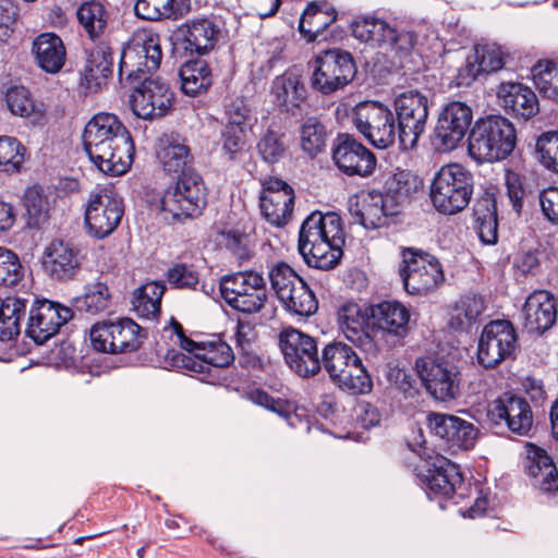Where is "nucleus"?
Returning <instances> with one entry per match:
<instances>
[{"label": "nucleus", "mask_w": 558, "mask_h": 558, "mask_svg": "<svg viewBox=\"0 0 558 558\" xmlns=\"http://www.w3.org/2000/svg\"><path fill=\"white\" fill-rule=\"evenodd\" d=\"M268 277L279 301H283L286 295L303 279L284 262L275 264L270 268Z\"/></svg>", "instance_id": "nucleus-52"}, {"label": "nucleus", "mask_w": 558, "mask_h": 558, "mask_svg": "<svg viewBox=\"0 0 558 558\" xmlns=\"http://www.w3.org/2000/svg\"><path fill=\"white\" fill-rule=\"evenodd\" d=\"M222 155L229 161H239L246 153V131L223 128L221 133Z\"/></svg>", "instance_id": "nucleus-58"}, {"label": "nucleus", "mask_w": 558, "mask_h": 558, "mask_svg": "<svg viewBox=\"0 0 558 558\" xmlns=\"http://www.w3.org/2000/svg\"><path fill=\"white\" fill-rule=\"evenodd\" d=\"M45 268L57 280L74 279L81 271L85 255L75 244L56 240L45 252Z\"/></svg>", "instance_id": "nucleus-29"}, {"label": "nucleus", "mask_w": 558, "mask_h": 558, "mask_svg": "<svg viewBox=\"0 0 558 558\" xmlns=\"http://www.w3.org/2000/svg\"><path fill=\"white\" fill-rule=\"evenodd\" d=\"M279 347L289 368L302 378L320 371V355L314 337L296 329L286 328L279 335Z\"/></svg>", "instance_id": "nucleus-13"}, {"label": "nucleus", "mask_w": 558, "mask_h": 558, "mask_svg": "<svg viewBox=\"0 0 558 558\" xmlns=\"http://www.w3.org/2000/svg\"><path fill=\"white\" fill-rule=\"evenodd\" d=\"M294 191L283 180L269 178L263 182L259 207L263 217L272 226H286L293 213Z\"/></svg>", "instance_id": "nucleus-25"}, {"label": "nucleus", "mask_w": 558, "mask_h": 558, "mask_svg": "<svg viewBox=\"0 0 558 558\" xmlns=\"http://www.w3.org/2000/svg\"><path fill=\"white\" fill-rule=\"evenodd\" d=\"M179 75L182 92L192 97L205 93L213 84L211 72L205 60L186 61L180 68Z\"/></svg>", "instance_id": "nucleus-39"}, {"label": "nucleus", "mask_w": 558, "mask_h": 558, "mask_svg": "<svg viewBox=\"0 0 558 558\" xmlns=\"http://www.w3.org/2000/svg\"><path fill=\"white\" fill-rule=\"evenodd\" d=\"M251 110L243 98H235L226 107V128L247 131Z\"/></svg>", "instance_id": "nucleus-64"}, {"label": "nucleus", "mask_w": 558, "mask_h": 558, "mask_svg": "<svg viewBox=\"0 0 558 558\" xmlns=\"http://www.w3.org/2000/svg\"><path fill=\"white\" fill-rule=\"evenodd\" d=\"M474 229L480 241L485 245H494L498 241L497 203L493 194L485 193L473 208Z\"/></svg>", "instance_id": "nucleus-37"}, {"label": "nucleus", "mask_w": 558, "mask_h": 558, "mask_svg": "<svg viewBox=\"0 0 558 558\" xmlns=\"http://www.w3.org/2000/svg\"><path fill=\"white\" fill-rule=\"evenodd\" d=\"M385 187V194L395 198L400 209L403 203L422 190L423 181L409 170H398L386 181Z\"/></svg>", "instance_id": "nucleus-45"}, {"label": "nucleus", "mask_w": 558, "mask_h": 558, "mask_svg": "<svg viewBox=\"0 0 558 558\" xmlns=\"http://www.w3.org/2000/svg\"><path fill=\"white\" fill-rule=\"evenodd\" d=\"M135 14L146 21H179L191 11V0H136Z\"/></svg>", "instance_id": "nucleus-36"}, {"label": "nucleus", "mask_w": 558, "mask_h": 558, "mask_svg": "<svg viewBox=\"0 0 558 558\" xmlns=\"http://www.w3.org/2000/svg\"><path fill=\"white\" fill-rule=\"evenodd\" d=\"M161 210L173 221H182L202 214L206 206V193L198 174L180 175L175 184L162 194Z\"/></svg>", "instance_id": "nucleus-9"}, {"label": "nucleus", "mask_w": 558, "mask_h": 558, "mask_svg": "<svg viewBox=\"0 0 558 558\" xmlns=\"http://www.w3.org/2000/svg\"><path fill=\"white\" fill-rule=\"evenodd\" d=\"M332 160L349 177L367 178L377 166L375 154L349 134H339L332 147Z\"/></svg>", "instance_id": "nucleus-23"}, {"label": "nucleus", "mask_w": 558, "mask_h": 558, "mask_svg": "<svg viewBox=\"0 0 558 558\" xmlns=\"http://www.w3.org/2000/svg\"><path fill=\"white\" fill-rule=\"evenodd\" d=\"M473 56L477 58V64L482 73H493L505 65L504 52L496 45L476 46Z\"/></svg>", "instance_id": "nucleus-59"}, {"label": "nucleus", "mask_w": 558, "mask_h": 558, "mask_svg": "<svg viewBox=\"0 0 558 558\" xmlns=\"http://www.w3.org/2000/svg\"><path fill=\"white\" fill-rule=\"evenodd\" d=\"M535 150L539 162L558 173V131L541 134L536 141Z\"/></svg>", "instance_id": "nucleus-56"}, {"label": "nucleus", "mask_w": 558, "mask_h": 558, "mask_svg": "<svg viewBox=\"0 0 558 558\" xmlns=\"http://www.w3.org/2000/svg\"><path fill=\"white\" fill-rule=\"evenodd\" d=\"M344 242L339 215L313 211L301 225L298 248L307 266L329 270L339 264Z\"/></svg>", "instance_id": "nucleus-2"}, {"label": "nucleus", "mask_w": 558, "mask_h": 558, "mask_svg": "<svg viewBox=\"0 0 558 558\" xmlns=\"http://www.w3.org/2000/svg\"><path fill=\"white\" fill-rule=\"evenodd\" d=\"M473 174L458 163L442 166L430 184V201L434 208L442 215H456L471 202L473 195Z\"/></svg>", "instance_id": "nucleus-5"}, {"label": "nucleus", "mask_w": 558, "mask_h": 558, "mask_svg": "<svg viewBox=\"0 0 558 558\" xmlns=\"http://www.w3.org/2000/svg\"><path fill=\"white\" fill-rule=\"evenodd\" d=\"M427 423L430 432L453 452L473 449L478 439L480 429L456 415L433 412L428 414Z\"/></svg>", "instance_id": "nucleus-24"}, {"label": "nucleus", "mask_w": 558, "mask_h": 558, "mask_svg": "<svg viewBox=\"0 0 558 558\" xmlns=\"http://www.w3.org/2000/svg\"><path fill=\"white\" fill-rule=\"evenodd\" d=\"M257 151L265 162L269 165L279 162L287 151L284 134L267 130L257 143Z\"/></svg>", "instance_id": "nucleus-53"}, {"label": "nucleus", "mask_w": 558, "mask_h": 558, "mask_svg": "<svg viewBox=\"0 0 558 558\" xmlns=\"http://www.w3.org/2000/svg\"><path fill=\"white\" fill-rule=\"evenodd\" d=\"M177 33L182 38L185 50L204 56L225 39L228 31L222 16L210 13L186 20L178 27Z\"/></svg>", "instance_id": "nucleus-18"}, {"label": "nucleus", "mask_w": 558, "mask_h": 558, "mask_svg": "<svg viewBox=\"0 0 558 558\" xmlns=\"http://www.w3.org/2000/svg\"><path fill=\"white\" fill-rule=\"evenodd\" d=\"M271 92L280 106L299 107L306 97V89L301 76L294 71H287L272 82Z\"/></svg>", "instance_id": "nucleus-40"}, {"label": "nucleus", "mask_w": 558, "mask_h": 558, "mask_svg": "<svg viewBox=\"0 0 558 558\" xmlns=\"http://www.w3.org/2000/svg\"><path fill=\"white\" fill-rule=\"evenodd\" d=\"M23 202L28 215V227L38 229L47 220L49 211V203L43 187L38 185L27 187Z\"/></svg>", "instance_id": "nucleus-50"}, {"label": "nucleus", "mask_w": 558, "mask_h": 558, "mask_svg": "<svg viewBox=\"0 0 558 558\" xmlns=\"http://www.w3.org/2000/svg\"><path fill=\"white\" fill-rule=\"evenodd\" d=\"M162 59L160 38L157 34L142 32L122 50L118 77L122 86H133L159 69Z\"/></svg>", "instance_id": "nucleus-6"}, {"label": "nucleus", "mask_w": 558, "mask_h": 558, "mask_svg": "<svg viewBox=\"0 0 558 558\" xmlns=\"http://www.w3.org/2000/svg\"><path fill=\"white\" fill-rule=\"evenodd\" d=\"M85 62L80 70V86L88 94L102 90L113 74V49L106 40L84 49Z\"/></svg>", "instance_id": "nucleus-22"}, {"label": "nucleus", "mask_w": 558, "mask_h": 558, "mask_svg": "<svg viewBox=\"0 0 558 558\" xmlns=\"http://www.w3.org/2000/svg\"><path fill=\"white\" fill-rule=\"evenodd\" d=\"M24 153V146L15 137L0 136V171H20Z\"/></svg>", "instance_id": "nucleus-55"}, {"label": "nucleus", "mask_w": 558, "mask_h": 558, "mask_svg": "<svg viewBox=\"0 0 558 558\" xmlns=\"http://www.w3.org/2000/svg\"><path fill=\"white\" fill-rule=\"evenodd\" d=\"M129 87L133 89L130 95L131 108L138 118H161L172 106L173 93L168 84L159 78L144 77Z\"/></svg>", "instance_id": "nucleus-21"}, {"label": "nucleus", "mask_w": 558, "mask_h": 558, "mask_svg": "<svg viewBox=\"0 0 558 558\" xmlns=\"http://www.w3.org/2000/svg\"><path fill=\"white\" fill-rule=\"evenodd\" d=\"M26 300L8 296L0 300V341L13 339L20 333V323L25 316Z\"/></svg>", "instance_id": "nucleus-43"}, {"label": "nucleus", "mask_w": 558, "mask_h": 558, "mask_svg": "<svg viewBox=\"0 0 558 558\" xmlns=\"http://www.w3.org/2000/svg\"><path fill=\"white\" fill-rule=\"evenodd\" d=\"M484 301L475 294L460 298L451 312L449 326L457 331H469L475 325L484 311Z\"/></svg>", "instance_id": "nucleus-41"}, {"label": "nucleus", "mask_w": 558, "mask_h": 558, "mask_svg": "<svg viewBox=\"0 0 558 558\" xmlns=\"http://www.w3.org/2000/svg\"><path fill=\"white\" fill-rule=\"evenodd\" d=\"M168 282L177 289H196L199 275L193 265L177 263L167 271Z\"/></svg>", "instance_id": "nucleus-60"}, {"label": "nucleus", "mask_w": 558, "mask_h": 558, "mask_svg": "<svg viewBox=\"0 0 558 558\" xmlns=\"http://www.w3.org/2000/svg\"><path fill=\"white\" fill-rule=\"evenodd\" d=\"M399 274L404 290L413 295L426 294L444 281V272L438 259L413 248L402 251Z\"/></svg>", "instance_id": "nucleus-10"}, {"label": "nucleus", "mask_w": 558, "mask_h": 558, "mask_svg": "<svg viewBox=\"0 0 558 558\" xmlns=\"http://www.w3.org/2000/svg\"><path fill=\"white\" fill-rule=\"evenodd\" d=\"M166 286L153 281L137 288L133 293L132 308L143 318H157Z\"/></svg>", "instance_id": "nucleus-42"}, {"label": "nucleus", "mask_w": 558, "mask_h": 558, "mask_svg": "<svg viewBox=\"0 0 558 558\" xmlns=\"http://www.w3.org/2000/svg\"><path fill=\"white\" fill-rule=\"evenodd\" d=\"M327 131L325 125L314 117L305 120L301 126V146L310 157L320 154L326 146Z\"/></svg>", "instance_id": "nucleus-49"}, {"label": "nucleus", "mask_w": 558, "mask_h": 558, "mask_svg": "<svg viewBox=\"0 0 558 558\" xmlns=\"http://www.w3.org/2000/svg\"><path fill=\"white\" fill-rule=\"evenodd\" d=\"M497 97L502 109L517 119L529 120L539 111L536 94L521 83H501Z\"/></svg>", "instance_id": "nucleus-33"}, {"label": "nucleus", "mask_w": 558, "mask_h": 558, "mask_svg": "<svg viewBox=\"0 0 558 558\" xmlns=\"http://www.w3.org/2000/svg\"><path fill=\"white\" fill-rule=\"evenodd\" d=\"M337 19L333 9L323 10L317 2H311L299 22V31L301 34L308 35V40H315L331 23Z\"/></svg>", "instance_id": "nucleus-46"}, {"label": "nucleus", "mask_w": 558, "mask_h": 558, "mask_svg": "<svg viewBox=\"0 0 558 558\" xmlns=\"http://www.w3.org/2000/svg\"><path fill=\"white\" fill-rule=\"evenodd\" d=\"M415 369L427 392L435 399L446 402L460 397L461 373L453 363L424 356L416 359Z\"/></svg>", "instance_id": "nucleus-16"}, {"label": "nucleus", "mask_w": 558, "mask_h": 558, "mask_svg": "<svg viewBox=\"0 0 558 558\" xmlns=\"http://www.w3.org/2000/svg\"><path fill=\"white\" fill-rule=\"evenodd\" d=\"M219 244L226 247L240 265L252 257L251 239L245 232L236 229L223 230L219 233Z\"/></svg>", "instance_id": "nucleus-54"}, {"label": "nucleus", "mask_w": 558, "mask_h": 558, "mask_svg": "<svg viewBox=\"0 0 558 558\" xmlns=\"http://www.w3.org/2000/svg\"><path fill=\"white\" fill-rule=\"evenodd\" d=\"M280 303L291 314L305 317L313 315L318 308V302L314 292L303 279Z\"/></svg>", "instance_id": "nucleus-47"}, {"label": "nucleus", "mask_w": 558, "mask_h": 558, "mask_svg": "<svg viewBox=\"0 0 558 558\" xmlns=\"http://www.w3.org/2000/svg\"><path fill=\"white\" fill-rule=\"evenodd\" d=\"M355 75L356 65L350 52L327 49L316 54L311 84L320 94L330 95L344 88Z\"/></svg>", "instance_id": "nucleus-8"}, {"label": "nucleus", "mask_w": 558, "mask_h": 558, "mask_svg": "<svg viewBox=\"0 0 558 558\" xmlns=\"http://www.w3.org/2000/svg\"><path fill=\"white\" fill-rule=\"evenodd\" d=\"M72 316L70 307L48 300L39 301L31 308L26 335L36 343L43 344L57 335L60 327Z\"/></svg>", "instance_id": "nucleus-28"}, {"label": "nucleus", "mask_w": 558, "mask_h": 558, "mask_svg": "<svg viewBox=\"0 0 558 558\" xmlns=\"http://www.w3.org/2000/svg\"><path fill=\"white\" fill-rule=\"evenodd\" d=\"M473 120L470 106L450 101L440 111L434 131V145L439 151H450L464 140Z\"/></svg>", "instance_id": "nucleus-20"}, {"label": "nucleus", "mask_w": 558, "mask_h": 558, "mask_svg": "<svg viewBox=\"0 0 558 558\" xmlns=\"http://www.w3.org/2000/svg\"><path fill=\"white\" fill-rule=\"evenodd\" d=\"M157 156L166 172L179 174V177L197 174L193 170L194 157L191 149L185 140L178 135L162 140Z\"/></svg>", "instance_id": "nucleus-34"}, {"label": "nucleus", "mask_w": 558, "mask_h": 558, "mask_svg": "<svg viewBox=\"0 0 558 558\" xmlns=\"http://www.w3.org/2000/svg\"><path fill=\"white\" fill-rule=\"evenodd\" d=\"M353 123L356 130L377 148H388L396 141L395 116L387 106L378 101L357 104L354 108Z\"/></svg>", "instance_id": "nucleus-14"}, {"label": "nucleus", "mask_w": 558, "mask_h": 558, "mask_svg": "<svg viewBox=\"0 0 558 558\" xmlns=\"http://www.w3.org/2000/svg\"><path fill=\"white\" fill-rule=\"evenodd\" d=\"M193 353L201 362L219 368L228 367L234 361L231 347L218 336L210 340L196 341Z\"/></svg>", "instance_id": "nucleus-44"}, {"label": "nucleus", "mask_w": 558, "mask_h": 558, "mask_svg": "<svg viewBox=\"0 0 558 558\" xmlns=\"http://www.w3.org/2000/svg\"><path fill=\"white\" fill-rule=\"evenodd\" d=\"M427 494L435 497L450 498L456 489L462 485L463 477L459 466L444 456L433 458L424 474Z\"/></svg>", "instance_id": "nucleus-32"}, {"label": "nucleus", "mask_w": 558, "mask_h": 558, "mask_svg": "<svg viewBox=\"0 0 558 558\" xmlns=\"http://www.w3.org/2000/svg\"><path fill=\"white\" fill-rule=\"evenodd\" d=\"M517 133L502 116H487L475 121L468 137L470 157L478 163L506 159L514 149Z\"/></svg>", "instance_id": "nucleus-3"}, {"label": "nucleus", "mask_w": 558, "mask_h": 558, "mask_svg": "<svg viewBox=\"0 0 558 558\" xmlns=\"http://www.w3.org/2000/svg\"><path fill=\"white\" fill-rule=\"evenodd\" d=\"M373 326L402 344L410 331V311L398 301H384L371 306Z\"/></svg>", "instance_id": "nucleus-31"}, {"label": "nucleus", "mask_w": 558, "mask_h": 558, "mask_svg": "<svg viewBox=\"0 0 558 558\" xmlns=\"http://www.w3.org/2000/svg\"><path fill=\"white\" fill-rule=\"evenodd\" d=\"M371 307L355 302H345L338 310V324L344 337L368 355L378 352L374 338L369 335Z\"/></svg>", "instance_id": "nucleus-26"}, {"label": "nucleus", "mask_w": 558, "mask_h": 558, "mask_svg": "<svg viewBox=\"0 0 558 558\" xmlns=\"http://www.w3.org/2000/svg\"><path fill=\"white\" fill-rule=\"evenodd\" d=\"M518 335L509 320H492L482 330L477 343V362L484 368H494L513 356Z\"/></svg>", "instance_id": "nucleus-15"}, {"label": "nucleus", "mask_w": 558, "mask_h": 558, "mask_svg": "<svg viewBox=\"0 0 558 558\" xmlns=\"http://www.w3.org/2000/svg\"><path fill=\"white\" fill-rule=\"evenodd\" d=\"M557 300L547 290H536L525 300L522 308L523 328L529 333L543 335L557 320Z\"/></svg>", "instance_id": "nucleus-30"}, {"label": "nucleus", "mask_w": 558, "mask_h": 558, "mask_svg": "<svg viewBox=\"0 0 558 558\" xmlns=\"http://www.w3.org/2000/svg\"><path fill=\"white\" fill-rule=\"evenodd\" d=\"M111 304V293L104 282L88 284L85 293L74 300V306L80 312L98 314L107 311Z\"/></svg>", "instance_id": "nucleus-48"}, {"label": "nucleus", "mask_w": 558, "mask_h": 558, "mask_svg": "<svg viewBox=\"0 0 558 558\" xmlns=\"http://www.w3.org/2000/svg\"><path fill=\"white\" fill-rule=\"evenodd\" d=\"M76 17L87 37L93 43H98L108 28L110 12L102 1L88 0L77 7Z\"/></svg>", "instance_id": "nucleus-38"}, {"label": "nucleus", "mask_w": 558, "mask_h": 558, "mask_svg": "<svg viewBox=\"0 0 558 558\" xmlns=\"http://www.w3.org/2000/svg\"><path fill=\"white\" fill-rule=\"evenodd\" d=\"M32 52L38 66L46 73H59L65 64L66 49L64 43L54 33L38 35L33 40Z\"/></svg>", "instance_id": "nucleus-35"}, {"label": "nucleus", "mask_w": 558, "mask_h": 558, "mask_svg": "<svg viewBox=\"0 0 558 558\" xmlns=\"http://www.w3.org/2000/svg\"><path fill=\"white\" fill-rule=\"evenodd\" d=\"M416 43L417 36L415 33L392 28V35L387 37L385 46L395 53L396 57L404 59L411 56Z\"/></svg>", "instance_id": "nucleus-61"}, {"label": "nucleus", "mask_w": 558, "mask_h": 558, "mask_svg": "<svg viewBox=\"0 0 558 558\" xmlns=\"http://www.w3.org/2000/svg\"><path fill=\"white\" fill-rule=\"evenodd\" d=\"M487 423L492 427H507L511 433L526 436L533 426V412L523 397L504 393L487 405Z\"/></svg>", "instance_id": "nucleus-19"}, {"label": "nucleus", "mask_w": 558, "mask_h": 558, "mask_svg": "<svg viewBox=\"0 0 558 558\" xmlns=\"http://www.w3.org/2000/svg\"><path fill=\"white\" fill-rule=\"evenodd\" d=\"M220 294L233 310L244 314L259 313L266 305V280L254 270L236 271L221 277Z\"/></svg>", "instance_id": "nucleus-7"}, {"label": "nucleus", "mask_w": 558, "mask_h": 558, "mask_svg": "<svg viewBox=\"0 0 558 558\" xmlns=\"http://www.w3.org/2000/svg\"><path fill=\"white\" fill-rule=\"evenodd\" d=\"M23 275L19 256L13 251L0 246V287L16 286L22 280Z\"/></svg>", "instance_id": "nucleus-57"}, {"label": "nucleus", "mask_w": 558, "mask_h": 558, "mask_svg": "<svg viewBox=\"0 0 558 558\" xmlns=\"http://www.w3.org/2000/svg\"><path fill=\"white\" fill-rule=\"evenodd\" d=\"M146 333L133 319L118 318L95 324L90 329V342L96 351L125 353L137 350Z\"/></svg>", "instance_id": "nucleus-12"}, {"label": "nucleus", "mask_w": 558, "mask_h": 558, "mask_svg": "<svg viewBox=\"0 0 558 558\" xmlns=\"http://www.w3.org/2000/svg\"><path fill=\"white\" fill-rule=\"evenodd\" d=\"M123 214V198L112 187L92 191L85 210L88 233L96 239L107 238L118 228Z\"/></svg>", "instance_id": "nucleus-11"}, {"label": "nucleus", "mask_w": 558, "mask_h": 558, "mask_svg": "<svg viewBox=\"0 0 558 558\" xmlns=\"http://www.w3.org/2000/svg\"><path fill=\"white\" fill-rule=\"evenodd\" d=\"M7 104L10 111L20 117H29L35 110L29 92L23 86H14L8 90Z\"/></svg>", "instance_id": "nucleus-62"}, {"label": "nucleus", "mask_w": 558, "mask_h": 558, "mask_svg": "<svg viewBox=\"0 0 558 558\" xmlns=\"http://www.w3.org/2000/svg\"><path fill=\"white\" fill-rule=\"evenodd\" d=\"M320 368L330 379L350 395H367L373 389V379L363 365L362 359L348 344L333 341L322 350Z\"/></svg>", "instance_id": "nucleus-4"}, {"label": "nucleus", "mask_w": 558, "mask_h": 558, "mask_svg": "<svg viewBox=\"0 0 558 558\" xmlns=\"http://www.w3.org/2000/svg\"><path fill=\"white\" fill-rule=\"evenodd\" d=\"M547 465H555L553 459L547 454L544 449L532 447L529 451L525 472L532 478V484L535 487V481H539L545 475Z\"/></svg>", "instance_id": "nucleus-63"}, {"label": "nucleus", "mask_w": 558, "mask_h": 558, "mask_svg": "<svg viewBox=\"0 0 558 558\" xmlns=\"http://www.w3.org/2000/svg\"><path fill=\"white\" fill-rule=\"evenodd\" d=\"M533 81L547 98L558 101V64L553 61H539L532 68Z\"/></svg>", "instance_id": "nucleus-51"}, {"label": "nucleus", "mask_w": 558, "mask_h": 558, "mask_svg": "<svg viewBox=\"0 0 558 558\" xmlns=\"http://www.w3.org/2000/svg\"><path fill=\"white\" fill-rule=\"evenodd\" d=\"M82 137L86 154L101 172L122 175L129 171L135 146L130 131L117 116L95 114L86 123Z\"/></svg>", "instance_id": "nucleus-1"}, {"label": "nucleus", "mask_w": 558, "mask_h": 558, "mask_svg": "<svg viewBox=\"0 0 558 558\" xmlns=\"http://www.w3.org/2000/svg\"><path fill=\"white\" fill-rule=\"evenodd\" d=\"M395 109L399 128V145L403 150L413 149L426 128L428 99L418 92L403 93L397 97Z\"/></svg>", "instance_id": "nucleus-17"}, {"label": "nucleus", "mask_w": 558, "mask_h": 558, "mask_svg": "<svg viewBox=\"0 0 558 558\" xmlns=\"http://www.w3.org/2000/svg\"><path fill=\"white\" fill-rule=\"evenodd\" d=\"M350 213L354 221L365 229H379L388 226L389 220L400 211L395 198L371 190L362 193L360 201L351 206Z\"/></svg>", "instance_id": "nucleus-27"}]
</instances>
